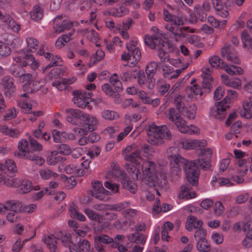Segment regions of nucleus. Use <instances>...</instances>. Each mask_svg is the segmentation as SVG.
Instances as JSON below:
<instances>
[{"label":"nucleus","mask_w":252,"mask_h":252,"mask_svg":"<svg viewBox=\"0 0 252 252\" xmlns=\"http://www.w3.org/2000/svg\"><path fill=\"white\" fill-rule=\"evenodd\" d=\"M222 83L225 86L235 89H240L242 87V81L238 77L230 78L226 74L221 75Z\"/></svg>","instance_id":"a878e982"},{"label":"nucleus","mask_w":252,"mask_h":252,"mask_svg":"<svg viewBox=\"0 0 252 252\" xmlns=\"http://www.w3.org/2000/svg\"><path fill=\"white\" fill-rule=\"evenodd\" d=\"M229 107L228 103L225 101L217 102L210 109V115L216 119H222L224 117L225 112Z\"/></svg>","instance_id":"6ab92c4d"},{"label":"nucleus","mask_w":252,"mask_h":252,"mask_svg":"<svg viewBox=\"0 0 252 252\" xmlns=\"http://www.w3.org/2000/svg\"><path fill=\"white\" fill-rule=\"evenodd\" d=\"M196 247L200 252H209L211 249V245L207 239L197 241Z\"/></svg>","instance_id":"4d7b16f0"},{"label":"nucleus","mask_w":252,"mask_h":252,"mask_svg":"<svg viewBox=\"0 0 252 252\" xmlns=\"http://www.w3.org/2000/svg\"><path fill=\"white\" fill-rule=\"evenodd\" d=\"M163 18L165 21L169 22L165 28L169 32L174 35V38L176 41L182 40L185 37L183 30H187L188 27H183V21L179 17L171 14L166 9L163 10Z\"/></svg>","instance_id":"20e7f679"},{"label":"nucleus","mask_w":252,"mask_h":252,"mask_svg":"<svg viewBox=\"0 0 252 252\" xmlns=\"http://www.w3.org/2000/svg\"><path fill=\"white\" fill-rule=\"evenodd\" d=\"M242 245L246 248H250L252 247V232L247 231V233L242 241Z\"/></svg>","instance_id":"774afa93"},{"label":"nucleus","mask_w":252,"mask_h":252,"mask_svg":"<svg viewBox=\"0 0 252 252\" xmlns=\"http://www.w3.org/2000/svg\"><path fill=\"white\" fill-rule=\"evenodd\" d=\"M145 43L151 49L158 48L159 38L157 36L146 35L144 38Z\"/></svg>","instance_id":"8fccbe9b"},{"label":"nucleus","mask_w":252,"mask_h":252,"mask_svg":"<svg viewBox=\"0 0 252 252\" xmlns=\"http://www.w3.org/2000/svg\"><path fill=\"white\" fill-rule=\"evenodd\" d=\"M91 191L92 196L100 200L106 201L109 199V191L105 189L100 181L94 180L92 182Z\"/></svg>","instance_id":"2eb2a0df"},{"label":"nucleus","mask_w":252,"mask_h":252,"mask_svg":"<svg viewBox=\"0 0 252 252\" xmlns=\"http://www.w3.org/2000/svg\"><path fill=\"white\" fill-rule=\"evenodd\" d=\"M166 117L176 126L181 133L189 134H196L199 133V129L196 126L190 125L188 126L187 122L180 116L179 113L174 108L168 109L166 112Z\"/></svg>","instance_id":"423d86ee"},{"label":"nucleus","mask_w":252,"mask_h":252,"mask_svg":"<svg viewBox=\"0 0 252 252\" xmlns=\"http://www.w3.org/2000/svg\"><path fill=\"white\" fill-rule=\"evenodd\" d=\"M169 46V43L165 41H161V40H159L158 51V56L161 62H166L169 60L170 57L167 52V49L168 48V51L171 52L173 50V47H171L170 48Z\"/></svg>","instance_id":"b1692460"},{"label":"nucleus","mask_w":252,"mask_h":252,"mask_svg":"<svg viewBox=\"0 0 252 252\" xmlns=\"http://www.w3.org/2000/svg\"><path fill=\"white\" fill-rule=\"evenodd\" d=\"M166 156L170 159V173L173 176H179L182 167L185 166V171L188 181L192 185H195L198 181L199 169L194 162L186 161L178 154V149L175 147L169 148L166 152Z\"/></svg>","instance_id":"f03ea898"},{"label":"nucleus","mask_w":252,"mask_h":252,"mask_svg":"<svg viewBox=\"0 0 252 252\" xmlns=\"http://www.w3.org/2000/svg\"><path fill=\"white\" fill-rule=\"evenodd\" d=\"M66 112L68 114L66 117L67 121L75 125H79L80 127V122L83 121L85 114L77 109H67Z\"/></svg>","instance_id":"412c9836"},{"label":"nucleus","mask_w":252,"mask_h":252,"mask_svg":"<svg viewBox=\"0 0 252 252\" xmlns=\"http://www.w3.org/2000/svg\"><path fill=\"white\" fill-rule=\"evenodd\" d=\"M56 237L58 240H61L64 246L68 247L69 250L70 249V247H72L74 246V244L71 240V235L69 233H63L62 232H56Z\"/></svg>","instance_id":"e433bc0d"},{"label":"nucleus","mask_w":252,"mask_h":252,"mask_svg":"<svg viewBox=\"0 0 252 252\" xmlns=\"http://www.w3.org/2000/svg\"><path fill=\"white\" fill-rule=\"evenodd\" d=\"M20 179L12 176H5L3 185L8 187L18 188L20 187Z\"/></svg>","instance_id":"603ef678"},{"label":"nucleus","mask_w":252,"mask_h":252,"mask_svg":"<svg viewBox=\"0 0 252 252\" xmlns=\"http://www.w3.org/2000/svg\"><path fill=\"white\" fill-rule=\"evenodd\" d=\"M112 242H113V239L107 235H102L94 237V246L98 251H101L103 250V247L101 243L109 244Z\"/></svg>","instance_id":"58836bf2"},{"label":"nucleus","mask_w":252,"mask_h":252,"mask_svg":"<svg viewBox=\"0 0 252 252\" xmlns=\"http://www.w3.org/2000/svg\"><path fill=\"white\" fill-rule=\"evenodd\" d=\"M157 63L155 62H151L146 67V72L147 75V82L146 85L150 89H153L155 86V81L153 77L157 71Z\"/></svg>","instance_id":"4be33fe9"},{"label":"nucleus","mask_w":252,"mask_h":252,"mask_svg":"<svg viewBox=\"0 0 252 252\" xmlns=\"http://www.w3.org/2000/svg\"><path fill=\"white\" fill-rule=\"evenodd\" d=\"M30 15L32 20L35 21H39L43 17V10L38 5H35L31 12Z\"/></svg>","instance_id":"5fc2aeb1"},{"label":"nucleus","mask_w":252,"mask_h":252,"mask_svg":"<svg viewBox=\"0 0 252 252\" xmlns=\"http://www.w3.org/2000/svg\"><path fill=\"white\" fill-rule=\"evenodd\" d=\"M213 6L217 14L222 18H226L229 15V9H224V5L221 1H212Z\"/></svg>","instance_id":"79ce46f5"},{"label":"nucleus","mask_w":252,"mask_h":252,"mask_svg":"<svg viewBox=\"0 0 252 252\" xmlns=\"http://www.w3.org/2000/svg\"><path fill=\"white\" fill-rule=\"evenodd\" d=\"M238 97V94L237 92L233 90H228L227 94L224 99L222 101H225V103L230 104L236 100Z\"/></svg>","instance_id":"052dcab7"},{"label":"nucleus","mask_w":252,"mask_h":252,"mask_svg":"<svg viewBox=\"0 0 252 252\" xmlns=\"http://www.w3.org/2000/svg\"><path fill=\"white\" fill-rule=\"evenodd\" d=\"M213 154L214 150L211 148L203 149L201 148L198 158L189 162H194L197 167H198L197 164H198L202 168L207 169L210 167V159ZM197 168H198V167Z\"/></svg>","instance_id":"4468645a"},{"label":"nucleus","mask_w":252,"mask_h":252,"mask_svg":"<svg viewBox=\"0 0 252 252\" xmlns=\"http://www.w3.org/2000/svg\"><path fill=\"white\" fill-rule=\"evenodd\" d=\"M20 190L23 193L29 192L32 189V183L28 180H20Z\"/></svg>","instance_id":"6e6d98bb"},{"label":"nucleus","mask_w":252,"mask_h":252,"mask_svg":"<svg viewBox=\"0 0 252 252\" xmlns=\"http://www.w3.org/2000/svg\"><path fill=\"white\" fill-rule=\"evenodd\" d=\"M17 204L15 200H7L4 203L0 202V214L5 215L8 211L15 212V208Z\"/></svg>","instance_id":"ea45409f"},{"label":"nucleus","mask_w":252,"mask_h":252,"mask_svg":"<svg viewBox=\"0 0 252 252\" xmlns=\"http://www.w3.org/2000/svg\"><path fill=\"white\" fill-rule=\"evenodd\" d=\"M134 148V145H129L123 152L125 159L129 162L126 164L127 171L136 179L142 176L143 182L150 187L156 188L157 193L159 195L158 190L166 183L165 173L159 172V167L154 162L143 160L138 151L129 154Z\"/></svg>","instance_id":"f257e3e1"},{"label":"nucleus","mask_w":252,"mask_h":252,"mask_svg":"<svg viewBox=\"0 0 252 252\" xmlns=\"http://www.w3.org/2000/svg\"><path fill=\"white\" fill-rule=\"evenodd\" d=\"M240 115L246 119H250L252 118V104L250 103L248 100H245L243 101Z\"/></svg>","instance_id":"c9c22d12"},{"label":"nucleus","mask_w":252,"mask_h":252,"mask_svg":"<svg viewBox=\"0 0 252 252\" xmlns=\"http://www.w3.org/2000/svg\"><path fill=\"white\" fill-rule=\"evenodd\" d=\"M128 12V9L125 6H122L112 10L111 13L115 16L121 17L126 15Z\"/></svg>","instance_id":"338daca9"},{"label":"nucleus","mask_w":252,"mask_h":252,"mask_svg":"<svg viewBox=\"0 0 252 252\" xmlns=\"http://www.w3.org/2000/svg\"><path fill=\"white\" fill-rule=\"evenodd\" d=\"M221 55L228 62L235 64H240V61L237 55L236 51L228 44H225L221 50Z\"/></svg>","instance_id":"f3484780"},{"label":"nucleus","mask_w":252,"mask_h":252,"mask_svg":"<svg viewBox=\"0 0 252 252\" xmlns=\"http://www.w3.org/2000/svg\"><path fill=\"white\" fill-rule=\"evenodd\" d=\"M223 68L229 75H241L244 73L243 69L241 67L234 65L224 64Z\"/></svg>","instance_id":"37998d69"},{"label":"nucleus","mask_w":252,"mask_h":252,"mask_svg":"<svg viewBox=\"0 0 252 252\" xmlns=\"http://www.w3.org/2000/svg\"><path fill=\"white\" fill-rule=\"evenodd\" d=\"M14 61L17 63V65L24 67L27 64L31 66L32 70L36 69L39 66L38 62L35 60L32 55L26 53L24 51L19 52L14 57Z\"/></svg>","instance_id":"f8f14e48"},{"label":"nucleus","mask_w":252,"mask_h":252,"mask_svg":"<svg viewBox=\"0 0 252 252\" xmlns=\"http://www.w3.org/2000/svg\"><path fill=\"white\" fill-rule=\"evenodd\" d=\"M0 86L7 97H10L15 90L13 79L9 76H4L1 79Z\"/></svg>","instance_id":"aec40b11"},{"label":"nucleus","mask_w":252,"mask_h":252,"mask_svg":"<svg viewBox=\"0 0 252 252\" xmlns=\"http://www.w3.org/2000/svg\"><path fill=\"white\" fill-rule=\"evenodd\" d=\"M84 212L90 220L97 221L101 225L100 223L102 220L101 216L90 209H85Z\"/></svg>","instance_id":"bf43d9fd"},{"label":"nucleus","mask_w":252,"mask_h":252,"mask_svg":"<svg viewBox=\"0 0 252 252\" xmlns=\"http://www.w3.org/2000/svg\"><path fill=\"white\" fill-rule=\"evenodd\" d=\"M54 141L56 143L65 142L68 139L73 140L75 139L74 134H68L65 132H60L57 130L52 131Z\"/></svg>","instance_id":"2f4dec72"},{"label":"nucleus","mask_w":252,"mask_h":252,"mask_svg":"<svg viewBox=\"0 0 252 252\" xmlns=\"http://www.w3.org/2000/svg\"><path fill=\"white\" fill-rule=\"evenodd\" d=\"M203 221L194 216H189L187 219L186 228L189 231L198 229L202 227Z\"/></svg>","instance_id":"c85d7f7f"},{"label":"nucleus","mask_w":252,"mask_h":252,"mask_svg":"<svg viewBox=\"0 0 252 252\" xmlns=\"http://www.w3.org/2000/svg\"><path fill=\"white\" fill-rule=\"evenodd\" d=\"M184 31L185 30H183V32H184ZM183 33L185 34V37L182 39V40H180L179 41L183 40V39L186 38V40L187 42L195 46L200 47L202 46V43L200 41V36L195 34H186L184 32H183Z\"/></svg>","instance_id":"09e8293b"},{"label":"nucleus","mask_w":252,"mask_h":252,"mask_svg":"<svg viewBox=\"0 0 252 252\" xmlns=\"http://www.w3.org/2000/svg\"><path fill=\"white\" fill-rule=\"evenodd\" d=\"M179 142L182 147L186 150H193L198 148H204L207 145L206 140L204 139H181Z\"/></svg>","instance_id":"dca6fc26"},{"label":"nucleus","mask_w":252,"mask_h":252,"mask_svg":"<svg viewBox=\"0 0 252 252\" xmlns=\"http://www.w3.org/2000/svg\"><path fill=\"white\" fill-rule=\"evenodd\" d=\"M111 172L107 173L106 175V178L120 181L124 188L128 189L131 192L135 193L137 190V185L134 183L128 180L126 174L120 168L118 165L113 163L111 165Z\"/></svg>","instance_id":"0eeeda50"},{"label":"nucleus","mask_w":252,"mask_h":252,"mask_svg":"<svg viewBox=\"0 0 252 252\" xmlns=\"http://www.w3.org/2000/svg\"><path fill=\"white\" fill-rule=\"evenodd\" d=\"M16 65L11 68L12 74L15 77L19 78V80L26 82L23 86V89L27 93H32L37 91L46 84V79H37L35 76L30 73H25V71L22 67H18L16 70Z\"/></svg>","instance_id":"7ed1b4c3"},{"label":"nucleus","mask_w":252,"mask_h":252,"mask_svg":"<svg viewBox=\"0 0 252 252\" xmlns=\"http://www.w3.org/2000/svg\"><path fill=\"white\" fill-rule=\"evenodd\" d=\"M2 25H4L7 29H11L14 32H18L20 30V25L17 24L9 15H6L2 16Z\"/></svg>","instance_id":"f704fd0d"},{"label":"nucleus","mask_w":252,"mask_h":252,"mask_svg":"<svg viewBox=\"0 0 252 252\" xmlns=\"http://www.w3.org/2000/svg\"><path fill=\"white\" fill-rule=\"evenodd\" d=\"M36 105L37 103L29 97H27L26 94L22 95L20 106L24 112L31 114L32 113V110L34 108Z\"/></svg>","instance_id":"393cba45"},{"label":"nucleus","mask_w":252,"mask_h":252,"mask_svg":"<svg viewBox=\"0 0 252 252\" xmlns=\"http://www.w3.org/2000/svg\"><path fill=\"white\" fill-rule=\"evenodd\" d=\"M98 120L96 118L92 115L85 114L80 127L74 129V131L80 135H86L89 131H94L96 128Z\"/></svg>","instance_id":"9b49d317"},{"label":"nucleus","mask_w":252,"mask_h":252,"mask_svg":"<svg viewBox=\"0 0 252 252\" xmlns=\"http://www.w3.org/2000/svg\"><path fill=\"white\" fill-rule=\"evenodd\" d=\"M109 81L110 83L114 87V90L116 92H120L122 89V84L119 79L117 74H113L110 78Z\"/></svg>","instance_id":"680f3d73"},{"label":"nucleus","mask_w":252,"mask_h":252,"mask_svg":"<svg viewBox=\"0 0 252 252\" xmlns=\"http://www.w3.org/2000/svg\"><path fill=\"white\" fill-rule=\"evenodd\" d=\"M101 117L103 119L107 120H113L119 117L118 114L115 111L105 110L102 112Z\"/></svg>","instance_id":"0e129e2a"},{"label":"nucleus","mask_w":252,"mask_h":252,"mask_svg":"<svg viewBox=\"0 0 252 252\" xmlns=\"http://www.w3.org/2000/svg\"><path fill=\"white\" fill-rule=\"evenodd\" d=\"M0 171H3L10 174H15L18 169L15 161L11 159H7L4 162H0Z\"/></svg>","instance_id":"cd10ccee"},{"label":"nucleus","mask_w":252,"mask_h":252,"mask_svg":"<svg viewBox=\"0 0 252 252\" xmlns=\"http://www.w3.org/2000/svg\"><path fill=\"white\" fill-rule=\"evenodd\" d=\"M37 54L39 55H42L44 54L45 58L49 60H51V62L50 64L47 65L45 67L43 68V72H44L47 69L51 68L54 65H60L62 62V59L58 56H53V55L50 53L47 52L44 54L43 48H41L38 51Z\"/></svg>","instance_id":"bb28decb"},{"label":"nucleus","mask_w":252,"mask_h":252,"mask_svg":"<svg viewBox=\"0 0 252 252\" xmlns=\"http://www.w3.org/2000/svg\"><path fill=\"white\" fill-rule=\"evenodd\" d=\"M76 78L72 77L70 79H63L62 81L53 82L52 86L59 91H63L67 88L68 86L75 82Z\"/></svg>","instance_id":"c03bdc74"},{"label":"nucleus","mask_w":252,"mask_h":252,"mask_svg":"<svg viewBox=\"0 0 252 252\" xmlns=\"http://www.w3.org/2000/svg\"><path fill=\"white\" fill-rule=\"evenodd\" d=\"M234 153L238 159L235 166L236 172L244 176L249 171L250 163L252 162V153L247 154L240 150H235Z\"/></svg>","instance_id":"1a4fd4ad"},{"label":"nucleus","mask_w":252,"mask_h":252,"mask_svg":"<svg viewBox=\"0 0 252 252\" xmlns=\"http://www.w3.org/2000/svg\"><path fill=\"white\" fill-rule=\"evenodd\" d=\"M69 211L71 218L76 219L79 220L84 221L86 220L85 216L79 212L78 207L74 203H72L69 207Z\"/></svg>","instance_id":"a19ab883"},{"label":"nucleus","mask_w":252,"mask_h":252,"mask_svg":"<svg viewBox=\"0 0 252 252\" xmlns=\"http://www.w3.org/2000/svg\"><path fill=\"white\" fill-rule=\"evenodd\" d=\"M39 173L41 178L43 180H48L51 178H56L58 175L48 169H41L39 170Z\"/></svg>","instance_id":"e2e57ef3"},{"label":"nucleus","mask_w":252,"mask_h":252,"mask_svg":"<svg viewBox=\"0 0 252 252\" xmlns=\"http://www.w3.org/2000/svg\"><path fill=\"white\" fill-rule=\"evenodd\" d=\"M72 24L66 18L63 16H57L54 22V29L56 32L60 33L70 29Z\"/></svg>","instance_id":"5701e85b"},{"label":"nucleus","mask_w":252,"mask_h":252,"mask_svg":"<svg viewBox=\"0 0 252 252\" xmlns=\"http://www.w3.org/2000/svg\"><path fill=\"white\" fill-rule=\"evenodd\" d=\"M203 94L201 87L197 85H193L190 88V93L189 97L191 100L199 99Z\"/></svg>","instance_id":"49530a36"},{"label":"nucleus","mask_w":252,"mask_h":252,"mask_svg":"<svg viewBox=\"0 0 252 252\" xmlns=\"http://www.w3.org/2000/svg\"><path fill=\"white\" fill-rule=\"evenodd\" d=\"M57 240H58V239L56 237V233L54 234H44L42 238L43 242L46 245L47 248L49 250L52 251L53 250L58 249L59 248Z\"/></svg>","instance_id":"7c9ffc66"},{"label":"nucleus","mask_w":252,"mask_h":252,"mask_svg":"<svg viewBox=\"0 0 252 252\" xmlns=\"http://www.w3.org/2000/svg\"><path fill=\"white\" fill-rule=\"evenodd\" d=\"M233 229L236 232L249 231L252 232V220L250 221L248 220H245L234 224Z\"/></svg>","instance_id":"72a5a7b5"},{"label":"nucleus","mask_w":252,"mask_h":252,"mask_svg":"<svg viewBox=\"0 0 252 252\" xmlns=\"http://www.w3.org/2000/svg\"><path fill=\"white\" fill-rule=\"evenodd\" d=\"M71 38V34L68 35H62L59 37L56 42V46L58 48H62L66 43L69 41Z\"/></svg>","instance_id":"69168bd1"},{"label":"nucleus","mask_w":252,"mask_h":252,"mask_svg":"<svg viewBox=\"0 0 252 252\" xmlns=\"http://www.w3.org/2000/svg\"><path fill=\"white\" fill-rule=\"evenodd\" d=\"M175 103L176 108H173L179 113L182 114L189 119H194L196 114V106L194 104L188 105L185 98L181 96H177L175 99Z\"/></svg>","instance_id":"9d476101"},{"label":"nucleus","mask_w":252,"mask_h":252,"mask_svg":"<svg viewBox=\"0 0 252 252\" xmlns=\"http://www.w3.org/2000/svg\"><path fill=\"white\" fill-rule=\"evenodd\" d=\"M73 101L79 107L87 108L91 109L89 105L90 99L93 95L92 92H87L86 91L77 90L73 92Z\"/></svg>","instance_id":"ddd939ff"},{"label":"nucleus","mask_w":252,"mask_h":252,"mask_svg":"<svg viewBox=\"0 0 252 252\" xmlns=\"http://www.w3.org/2000/svg\"><path fill=\"white\" fill-rule=\"evenodd\" d=\"M196 196V193L195 191L191 190L189 187L186 186L181 187L178 194V198L180 199H191L195 198Z\"/></svg>","instance_id":"473e14b6"},{"label":"nucleus","mask_w":252,"mask_h":252,"mask_svg":"<svg viewBox=\"0 0 252 252\" xmlns=\"http://www.w3.org/2000/svg\"><path fill=\"white\" fill-rule=\"evenodd\" d=\"M173 227V224L169 221H166L164 223L161 228V239L162 241H169V231L172 230Z\"/></svg>","instance_id":"a18cd8bd"},{"label":"nucleus","mask_w":252,"mask_h":252,"mask_svg":"<svg viewBox=\"0 0 252 252\" xmlns=\"http://www.w3.org/2000/svg\"><path fill=\"white\" fill-rule=\"evenodd\" d=\"M242 46L252 54V36L247 30H244L241 33Z\"/></svg>","instance_id":"c756f323"},{"label":"nucleus","mask_w":252,"mask_h":252,"mask_svg":"<svg viewBox=\"0 0 252 252\" xmlns=\"http://www.w3.org/2000/svg\"><path fill=\"white\" fill-rule=\"evenodd\" d=\"M65 68L63 67H56L52 69L47 76V79L51 80L61 77L63 75Z\"/></svg>","instance_id":"13d9d810"},{"label":"nucleus","mask_w":252,"mask_h":252,"mask_svg":"<svg viewBox=\"0 0 252 252\" xmlns=\"http://www.w3.org/2000/svg\"><path fill=\"white\" fill-rule=\"evenodd\" d=\"M137 45L138 40L136 38L131 39L126 44L128 52H124L121 56V59L127 62V65L131 66L135 65L141 59V52Z\"/></svg>","instance_id":"6e6552de"},{"label":"nucleus","mask_w":252,"mask_h":252,"mask_svg":"<svg viewBox=\"0 0 252 252\" xmlns=\"http://www.w3.org/2000/svg\"><path fill=\"white\" fill-rule=\"evenodd\" d=\"M27 43L26 51L28 52H34L38 47V41L33 37H28L26 39Z\"/></svg>","instance_id":"de8ad7c7"},{"label":"nucleus","mask_w":252,"mask_h":252,"mask_svg":"<svg viewBox=\"0 0 252 252\" xmlns=\"http://www.w3.org/2000/svg\"><path fill=\"white\" fill-rule=\"evenodd\" d=\"M18 151L14 153V156L24 159L31 158V147L29 142L24 139H21L18 144Z\"/></svg>","instance_id":"a211bd4d"},{"label":"nucleus","mask_w":252,"mask_h":252,"mask_svg":"<svg viewBox=\"0 0 252 252\" xmlns=\"http://www.w3.org/2000/svg\"><path fill=\"white\" fill-rule=\"evenodd\" d=\"M132 23V20L131 19H128L126 21L123 23V25L122 28L119 29V32L122 37L125 39H128L129 35L126 32L130 27Z\"/></svg>","instance_id":"3c124183"},{"label":"nucleus","mask_w":252,"mask_h":252,"mask_svg":"<svg viewBox=\"0 0 252 252\" xmlns=\"http://www.w3.org/2000/svg\"><path fill=\"white\" fill-rule=\"evenodd\" d=\"M147 133V140L152 145L161 144L171 137L170 131L166 126H158L155 124L149 126Z\"/></svg>","instance_id":"39448f33"},{"label":"nucleus","mask_w":252,"mask_h":252,"mask_svg":"<svg viewBox=\"0 0 252 252\" xmlns=\"http://www.w3.org/2000/svg\"><path fill=\"white\" fill-rule=\"evenodd\" d=\"M63 159L60 156H58L57 151H52L47 156L46 161L49 165H54Z\"/></svg>","instance_id":"864d4df0"},{"label":"nucleus","mask_w":252,"mask_h":252,"mask_svg":"<svg viewBox=\"0 0 252 252\" xmlns=\"http://www.w3.org/2000/svg\"><path fill=\"white\" fill-rule=\"evenodd\" d=\"M16 203L17 204V206H15V212L31 213L34 212L37 207L35 204L24 205L21 202L16 201Z\"/></svg>","instance_id":"4c0bfd02"}]
</instances>
